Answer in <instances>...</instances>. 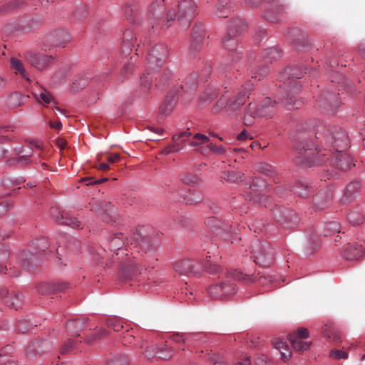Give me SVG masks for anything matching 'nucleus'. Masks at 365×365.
<instances>
[{"instance_id":"1","label":"nucleus","mask_w":365,"mask_h":365,"mask_svg":"<svg viewBox=\"0 0 365 365\" xmlns=\"http://www.w3.org/2000/svg\"><path fill=\"white\" fill-rule=\"evenodd\" d=\"M313 128L312 133L317 138H322L324 143L329 147V151L333 153L346 151L349 146V140L345 130L337 126H332L329 128L326 125L318 123Z\"/></svg>"},{"instance_id":"2","label":"nucleus","mask_w":365,"mask_h":365,"mask_svg":"<svg viewBox=\"0 0 365 365\" xmlns=\"http://www.w3.org/2000/svg\"><path fill=\"white\" fill-rule=\"evenodd\" d=\"M149 23L153 33L168 29L175 19V12L173 9L165 11L164 0L153 1L148 10Z\"/></svg>"},{"instance_id":"3","label":"nucleus","mask_w":365,"mask_h":365,"mask_svg":"<svg viewBox=\"0 0 365 365\" xmlns=\"http://www.w3.org/2000/svg\"><path fill=\"white\" fill-rule=\"evenodd\" d=\"M155 78V86L159 88H164L169 85L173 78V73L167 67L163 66L155 71L146 68L145 73L140 76V87L138 91L139 98L146 99L150 93L152 83Z\"/></svg>"},{"instance_id":"4","label":"nucleus","mask_w":365,"mask_h":365,"mask_svg":"<svg viewBox=\"0 0 365 365\" xmlns=\"http://www.w3.org/2000/svg\"><path fill=\"white\" fill-rule=\"evenodd\" d=\"M305 73L299 67H293L287 68L280 73V81H284V89L289 90V93L284 101V106L287 109H298L303 104L302 101L296 100L293 94L297 93L299 90L297 80L300 79Z\"/></svg>"},{"instance_id":"5","label":"nucleus","mask_w":365,"mask_h":365,"mask_svg":"<svg viewBox=\"0 0 365 365\" xmlns=\"http://www.w3.org/2000/svg\"><path fill=\"white\" fill-rule=\"evenodd\" d=\"M245 24L240 19H236L231 21L228 31L222 39V47L232 52L230 61L232 64L242 58V53L238 48V34L242 31Z\"/></svg>"},{"instance_id":"6","label":"nucleus","mask_w":365,"mask_h":365,"mask_svg":"<svg viewBox=\"0 0 365 365\" xmlns=\"http://www.w3.org/2000/svg\"><path fill=\"white\" fill-rule=\"evenodd\" d=\"M250 80L246 82L242 86L241 91L237 95L233 96L229 101L225 96L221 97L212 108L213 113H218L222 109L225 108L227 111L235 112L239 110L243 106L247 98L251 95L252 87L255 83H250Z\"/></svg>"},{"instance_id":"7","label":"nucleus","mask_w":365,"mask_h":365,"mask_svg":"<svg viewBox=\"0 0 365 365\" xmlns=\"http://www.w3.org/2000/svg\"><path fill=\"white\" fill-rule=\"evenodd\" d=\"M329 153L317 151L313 144L306 143L297 148L295 152V162L297 165L310 167L312 165H321L325 162Z\"/></svg>"},{"instance_id":"8","label":"nucleus","mask_w":365,"mask_h":365,"mask_svg":"<svg viewBox=\"0 0 365 365\" xmlns=\"http://www.w3.org/2000/svg\"><path fill=\"white\" fill-rule=\"evenodd\" d=\"M276 103L275 101H273L268 97L263 99L257 106L250 103L244 115L245 124L252 125L257 117L272 118L276 112Z\"/></svg>"},{"instance_id":"9","label":"nucleus","mask_w":365,"mask_h":365,"mask_svg":"<svg viewBox=\"0 0 365 365\" xmlns=\"http://www.w3.org/2000/svg\"><path fill=\"white\" fill-rule=\"evenodd\" d=\"M200 267H203L210 273H217L220 267L216 264H212L210 261L205 262L203 264H195L191 259H183L175 262L173 264L174 270L180 274H198L200 272Z\"/></svg>"},{"instance_id":"10","label":"nucleus","mask_w":365,"mask_h":365,"mask_svg":"<svg viewBox=\"0 0 365 365\" xmlns=\"http://www.w3.org/2000/svg\"><path fill=\"white\" fill-rule=\"evenodd\" d=\"M168 47L164 43H158L153 46L150 50L147 56L148 71L160 68L163 66L168 57Z\"/></svg>"},{"instance_id":"11","label":"nucleus","mask_w":365,"mask_h":365,"mask_svg":"<svg viewBox=\"0 0 365 365\" xmlns=\"http://www.w3.org/2000/svg\"><path fill=\"white\" fill-rule=\"evenodd\" d=\"M340 101L338 96L330 92H324L316 100L315 107L322 113L334 114L339 106Z\"/></svg>"},{"instance_id":"12","label":"nucleus","mask_w":365,"mask_h":365,"mask_svg":"<svg viewBox=\"0 0 365 365\" xmlns=\"http://www.w3.org/2000/svg\"><path fill=\"white\" fill-rule=\"evenodd\" d=\"M252 247L255 263L262 267L269 266L272 259L269 244L257 240L252 244Z\"/></svg>"},{"instance_id":"13","label":"nucleus","mask_w":365,"mask_h":365,"mask_svg":"<svg viewBox=\"0 0 365 365\" xmlns=\"http://www.w3.org/2000/svg\"><path fill=\"white\" fill-rule=\"evenodd\" d=\"M206 31L205 26L201 23L195 24L192 29L190 43V55L192 57L200 51L206 38Z\"/></svg>"},{"instance_id":"14","label":"nucleus","mask_w":365,"mask_h":365,"mask_svg":"<svg viewBox=\"0 0 365 365\" xmlns=\"http://www.w3.org/2000/svg\"><path fill=\"white\" fill-rule=\"evenodd\" d=\"M178 21L183 26L189 25L197 14V5L193 0H181L178 4Z\"/></svg>"},{"instance_id":"15","label":"nucleus","mask_w":365,"mask_h":365,"mask_svg":"<svg viewBox=\"0 0 365 365\" xmlns=\"http://www.w3.org/2000/svg\"><path fill=\"white\" fill-rule=\"evenodd\" d=\"M309 333L307 329L301 327L297 331L290 333L288 339L294 350L304 352L309 349L311 342L303 341L302 339L309 337Z\"/></svg>"},{"instance_id":"16","label":"nucleus","mask_w":365,"mask_h":365,"mask_svg":"<svg viewBox=\"0 0 365 365\" xmlns=\"http://www.w3.org/2000/svg\"><path fill=\"white\" fill-rule=\"evenodd\" d=\"M207 292L212 298L223 299L235 293V287L227 280L210 286Z\"/></svg>"},{"instance_id":"17","label":"nucleus","mask_w":365,"mask_h":365,"mask_svg":"<svg viewBox=\"0 0 365 365\" xmlns=\"http://www.w3.org/2000/svg\"><path fill=\"white\" fill-rule=\"evenodd\" d=\"M70 41V36L63 31L59 30L44 36L43 43L45 47H65Z\"/></svg>"},{"instance_id":"18","label":"nucleus","mask_w":365,"mask_h":365,"mask_svg":"<svg viewBox=\"0 0 365 365\" xmlns=\"http://www.w3.org/2000/svg\"><path fill=\"white\" fill-rule=\"evenodd\" d=\"M192 135V133L188 130L182 131L178 134H175L173 137V144L168 146L163 151L164 154H170L171 153L178 152L182 150L185 144L188 143V138Z\"/></svg>"},{"instance_id":"19","label":"nucleus","mask_w":365,"mask_h":365,"mask_svg":"<svg viewBox=\"0 0 365 365\" xmlns=\"http://www.w3.org/2000/svg\"><path fill=\"white\" fill-rule=\"evenodd\" d=\"M333 158L331 159V164L342 171H346L351 168L353 164V160L349 155L346 152L333 153Z\"/></svg>"},{"instance_id":"20","label":"nucleus","mask_w":365,"mask_h":365,"mask_svg":"<svg viewBox=\"0 0 365 365\" xmlns=\"http://www.w3.org/2000/svg\"><path fill=\"white\" fill-rule=\"evenodd\" d=\"M28 60L33 66L42 71L53 63V58L51 55L48 56L44 53H31Z\"/></svg>"},{"instance_id":"21","label":"nucleus","mask_w":365,"mask_h":365,"mask_svg":"<svg viewBox=\"0 0 365 365\" xmlns=\"http://www.w3.org/2000/svg\"><path fill=\"white\" fill-rule=\"evenodd\" d=\"M127 244L130 242V245H134V248L139 247L145 253L151 250L152 245L150 238L146 235L136 232L130 239L126 237Z\"/></svg>"},{"instance_id":"22","label":"nucleus","mask_w":365,"mask_h":365,"mask_svg":"<svg viewBox=\"0 0 365 365\" xmlns=\"http://www.w3.org/2000/svg\"><path fill=\"white\" fill-rule=\"evenodd\" d=\"M0 299L10 309L17 310L21 305V299L15 293L10 294L4 287H0Z\"/></svg>"},{"instance_id":"23","label":"nucleus","mask_w":365,"mask_h":365,"mask_svg":"<svg viewBox=\"0 0 365 365\" xmlns=\"http://www.w3.org/2000/svg\"><path fill=\"white\" fill-rule=\"evenodd\" d=\"M362 189L361 182L359 180H354L350 182L346 187L342 201L345 203L351 202L360 193Z\"/></svg>"},{"instance_id":"24","label":"nucleus","mask_w":365,"mask_h":365,"mask_svg":"<svg viewBox=\"0 0 365 365\" xmlns=\"http://www.w3.org/2000/svg\"><path fill=\"white\" fill-rule=\"evenodd\" d=\"M197 86V74L191 73L187 76L180 83L179 88L181 92L187 96V98L191 97L195 91Z\"/></svg>"},{"instance_id":"25","label":"nucleus","mask_w":365,"mask_h":365,"mask_svg":"<svg viewBox=\"0 0 365 365\" xmlns=\"http://www.w3.org/2000/svg\"><path fill=\"white\" fill-rule=\"evenodd\" d=\"M51 215L55 218L56 222L61 225H68L73 228L81 227V222L76 218L70 217L65 212H60L56 209H53Z\"/></svg>"},{"instance_id":"26","label":"nucleus","mask_w":365,"mask_h":365,"mask_svg":"<svg viewBox=\"0 0 365 365\" xmlns=\"http://www.w3.org/2000/svg\"><path fill=\"white\" fill-rule=\"evenodd\" d=\"M137 39L135 37L134 32L130 29H127L123 35V41L121 45V53L123 56H128L136 44Z\"/></svg>"},{"instance_id":"27","label":"nucleus","mask_w":365,"mask_h":365,"mask_svg":"<svg viewBox=\"0 0 365 365\" xmlns=\"http://www.w3.org/2000/svg\"><path fill=\"white\" fill-rule=\"evenodd\" d=\"M87 327L88 319L83 318L71 320L66 324V329L71 336H80L79 333Z\"/></svg>"},{"instance_id":"28","label":"nucleus","mask_w":365,"mask_h":365,"mask_svg":"<svg viewBox=\"0 0 365 365\" xmlns=\"http://www.w3.org/2000/svg\"><path fill=\"white\" fill-rule=\"evenodd\" d=\"M29 98V96L23 95L16 91L13 92L6 98V106L11 110L16 109L19 107L23 106Z\"/></svg>"},{"instance_id":"29","label":"nucleus","mask_w":365,"mask_h":365,"mask_svg":"<svg viewBox=\"0 0 365 365\" xmlns=\"http://www.w3.org/2000/svg\"><path fill=\"white\" fill-rule=\"evenodd\" d=\"M296 32V38L293 39L292 43L296 50L298 51H307L312 47V44L306 34L302 33L299 31H294Z\"/></svg>"},{"instance_id":"30","label":"nucleus","mask_w":365,"mask_h":365,"mask_svg":"<svg viewBox=\"0 0 365 365\" xmlns=\"http://www.w3.org/2000/svg\"><path fill=\"white\" fill-rule=\"evenodd\" d=\"M125 245V237L123 233H115L109 239V249L111 252L117 250L116 255L120 254V252L123 253V246Z\"/></svg>"},{"instance_id":"31","label":"nucleus","mask_w":365,"mask_h":365,"mask_svg":"<svg viewBox=\"0 0 365 365\" xmlns=\"http://www.w3.org/2000/svg\"><path fill=\"white\" fill-rule=\"evenodd\" d=\"M363 252V247L358 243H349L344 250V257L349 260L358 259Z\"/></svg>"},{"instance_id":"32","label":"nucleus","mask_w":365,"mask_h":365,"mask_svg":"<svg viewBox=\"0 0 365 365\" xmlns=\"http://www.w3.org/2000/svg\"><path fill=\"white\" fill-rule=\"evenodd\" d=\"M177 103L176 96L174 94H169L166 96L163 102L161 103L159 110L161 114L168 115L173 110Z\"/></svg>"},{"instance_id":"33","label":"nucleus","mask_w":365,"mask_h":365,"mask_svg":"<svg viewBox=\"0 0 365 365\" xmlns=\"http://www.w3.org/2000/svg\"><path fill=\"white\" fill-rule=\"evenodd\" d=\"M67 288V284L63 282L52 283L46 285H41L38 290L41 294H55L63 292Z\"/></svg>"},{"instance_id":"34","label":"nucleus","mask_w":365,"mask_h":365,"mask_svg":"<svg viewBox=\"0 0 365 365\" xmlns=\"http://www.w3.org/2000/svg\"><path fill=\"white\" fill-rule=\"evenodd\" d=\"M125 279H133L140 281V277L143 274L142 269L136 262H130L129 267L123 273Z\"/></svg>"},{"instance_id":"35","label":"nucleus","mask_w":365,"mask_h":365,"mask_svg":"<svg viewBox=\"0 0 365 365\" xmlns=\"http://www.w3.org/2000/svg\"><path fill=\"white\" fill-rule=\"evenodd\" d=\"M272 344L274 348L280 352L282 359L284 361H287L291 357L292 352L286 341H283L282 339H274L272 340Z\"/></svg>"},{"instance_id":"36","label":"nucleus","mask_w":365,"mask_h":365,"mask_svg":"<svg viewBox=\"0 0 365 365\" xmlns=\"http://www.w3.org/2000/svg\"><path fill=\"white\" fill-rule=\"evenodd\" d=\"M220 91L219 89L214 87H208L205 89L203 93L200 96V101L202 103L208 104L212 100L217 97Z\"/></svg>"},{"instance_id":"37","label":"nucleus","mask_w":365,"mask_h":365,"mask_svg":"<svg viewBox=\"0 0 365 365\" xmlns=\"http://www.w3.org/2000/svg\"><path fill=\"white\" fill-rule=\"evenodd\" d=\"M260 66H250V72L248 73V76H250L252 79H256L258 78V80H260L261 77L265 76L269 73V68L267 65H262L260 68Z\"/></svg>"},{"instance_id":"38","label":"nucleus","mask_w":365,"mask_h":365,"mask_svg":"<svg viewBox=\"0 0 365 365\" xmlns=\"http://www.w3.org/2000/svg\"><path fill=\"white\" fill-rule=\"evenodd\" d=\"M124 14L129 22L135 23L138 14V6L136 4H127L124 8Z\"/></svg>"},{"instance_id":"39","label":"nucleus","mask_w":365,"mask_h":365,"mask_svg":"<svg viewBox=\"0 0 365 365\" xmlns=\"http://www.w3.org/2000/svg\"><path fill=\"white\" fill-rule=\"evenodd\" d=\"M281 57V51L277 47H272L266 49L263 53L265 63H272Z\"/></svg>"},{"instance_id":"40","label":"nucleus","mask_w":365,"mask_h":365,"mask_svg":"<svg viewBox=\"0 0 365 365\" xmlns=\"http://www.w3.org/2000/svg\"><path fill=\"white\" fill-rule=\"evenodd\" d=\"M228 4L229 0H217L216 5V12L219 17H228L230 12V7Z\"/></svg>"},{"instance_id":"41","label":"nucleus","mask_w":365,"mask_h":365,"mask_svg":"<svg viewBox=\"0 0 365 365\" xmlns=\"http://www.w3.org/2000/svg\"><path fill=\"white\" fill-rule=\"evenodd\" d=\"M209 141V137L201 133H195L192 137L188 138V143L192 147H198L208 143Z\"/></svg>"},{"instance_id":"42","label":"nucleus","mask_w":365,"mask_h":365,"mask_svg":"<svg viewBox=\"0 0 365 365\" xmlns=\"http://www.w3.org/2000/svg\"><path fill=\"white\" fill-rule=\"evenodd\" d=\"M156 356L158 358L167 360L170 359L174 353L173 349H171L168 344H163L158 346V350H156Z\"/></svg>"},{"instance_id":"43","label":"nucleus","mask_w":365,"mask_h":365,"mask_svg":"<svg viewBox=\"0 0 365 365\" xmlns=\"http://www.w3.org/2000/svg\"><path fill=\"white\" fill-rule=\"evenodd\" d=\"M11 68L15 71L16 74H19L22 78L29 81V78L24 68L23 63L17 58H12L11 59Z\"/></svg>"},{"instance_id":"44","label":"nucleus","mask_w":365,"mask_h":365,"mask_svg":"<svg viewBox=\"0 0 365 365\" xmlns=\"http://www.w3.org/2000/svg\"><path fill=\"white\" fill-rule=\"evenodd\" d=\"M203 200V195L201 192L198 190H192L188 193V195L185 197V200L186 204L189 205H195Z\"/></svg>"},{"instance_id":"45","label":"nucleus","mask_w":365,"mask_h":365,"mask_svg":"<svg viewBox=\"0 0 365 365\" xmlns=\"http://www.w3.org/2000/svg\"><path fill=\"white\" fill-rule=\"evenodd\" d=\"M347 218L349 222L354 225L362 224L364 220V215L358 210H354L349 212Z\"/></svg>"},{"instance_id":"46","label":"nucleus","mask_w":365,"mask_h":365,"mask_svg":"<svg viewBox=\"0 0 365 365\" xmlns=\"http://www.w3.org/2000/svg\"><path fill=\"white\" fill-rule=\"evenodd\" d=\"M284 220L278 219L279 221H282V223L287 224L288 228H291L296 225L298 222V217L293 211L287 212L284 215Z\"/></svg>"},{"instance_id":"47","label":"nucleus","mask_w":365,"mask_h":365,"mask_svg":"<svg viewBox=\"0 0 365 365\" xmlns=\"http://www.w3.org/2000/svg\"><path fill=\"white\" fill-rule=\"evenodd\" d=\"M106 325L108 328L113 329L115 331H120L123 329V322L117 317H109L106 320Z\"/></svg>"},{"instance_id":"48","label":"nucleus","mask_w":365,"mask_h":365,"mask_svg":"<svg viewBox=\"0 0 365 365\" xmlns=\"http://www.w3.org/2000/svg\"><path fill=\"white\" fill-rule=\"evenodd\" d=\"M34 95L35 96L36 98L40 102V103H54V100L51 94L46 91L43 90L40 91L39 93H34Z\"/></svg>"},{"instance_id":"49","label":"nucleus","mask_w":365,"mask_h":365,"mask_svg":"<svg viewBox=\"0 0 365 365\" xmlns=\"http://www.w3.org/2000/svg\"><path fill=\"white\" fill-rule=\"evenodd\" d=\"M207 360L211 361L213 365H228L225 361L224 356L217 353H209L207 355Z\"/></svg>"},{"instance_id":"50","label":"nucleus","mask_w":365,"mask_h":365,"mask_svg":"<svg viewBox=\"0 0 365 365\" xmlns=\"http://www.w3.org/2000/svg\"><path fill=\"white\" fill-rule=\"evenodd\" d=\"M257 171L269 177H274L276 172L274 168L269 164L260 163L257 165Z\"/></svg>"},{"instance_id":"51","label":"nucleus","mask_w":365,"mask_h":365,"mask_svg":"<svg viewBox=\"0 0 365 365\" xmlns=\"http://www.w3.org/2000/svg\"><path fill=\"white\" fill-rule=\"evenodd\" d=\"M339 232V225L338 223L335 222H331L326 225L323 235L324 237H328Z\"/></svg>"},{"instance_id":"52","label":"nucleus","mask_w":365,"mask_h":365,"mask_svg":"<svg viewBox=\"0 0 365 365\" xmlns=\"http://www.w3.org/2000/svg\"><path fill=\"white\" fill-rule=\"evenodd\" d=\"M88 83V78L83 76H79L76 79L72 84V89L73 91H78L79 89L84 88Z\"/></svg>"},{"instance_id":"53","label":"nucleus","mask_w":365,"mask_h":365,"mask_svg":"<svg viewBox=\"0 0 365 365\" xmlns=\"http://www.w3.org/2000/svg\"><path fill=\"white\" fill-rule=\"evenodd\" d=\"M77 344L76 340L68 339L63 345L61 352V354H68L73 352L77 349Z\"/></svg>"},{"instance_id":"54","label":"nucleus","mask_w":365,"mask_h":365,"mask_svg":"<svg viewBox=\"0 0 365 365\" xmlns=\"http://www.w3.org/2000/svg\"><path fill=\"white\" fill-rule=\"evenodd\" d=\"M108 334V331L105 329H100L95 334L93 335L86 337V343H92L96 340H99L102 339L103 337L106 336Z\"/></svg>"},{"instance_id":"55","label":"nucleus","mask_w":365,"mask_h":365,"mask_svg":"<svg viewBox=\"0 0 365 365\" xmlns=\"http://www.w3.org/2000/svg\"><path fill=\"white\" fill-rule=\"evenodd\" d=\"M128 363L129 359L128 356L125 354H120L108 361V365H128Z\"/></svg>"},{"instance_id":"56","label":"nucleus","mask_w":365,"mask_h":365,"mask_svg":"<svg viewBox=\"0 0 365 365\" xmlns=\"http://www.w3.org/2000/svg\"><path fill=\"white\" fill-rule=\"evenodd\" d=\"M230 275L234 279H238L240 281H244L246 283H250V282H253L252 278L250 276H247L237 270L232 271V272L230 273Z\"/></svg>"},{"instance_id":"57","label":"nucleus","mask_w":365,"mask_h":365,"mask_svg":"<svg viewBox=\"0 0 365 365\" xmlns=\"http://www.w3.org/2000/svg\"><path fill=\"white\" fill-rule=\"evenodd\" d=\"M225 178L229 182H237L239 181H241L242 175L239 172L229 171L227 173L226 177Z\"/></svg>"},{"instance_id":"58","label":"nucleus","mask_w":365,"mask_h":365,"mask_svg":"<svg viewBox=\"0 0 365 365\" xmlns=\"http://www.w3.org/2000/svg\"><path fill=\"white\" fill-rule=\"evenodd\" d=\"M34 245L41 251L44 252L49 247V242L46 238L42 237L36 240L34 242Z\"/></svg>"},{"instance_id":"59","label":"nucleus","mask_w":365,"mask_h":365,"mask_svg":"<svg viewBox=\"0 0 365 365\" xmlns=\"http://www.w3.org/2000/svg\"><path fill=\"white\" fill-rule=\"evenodd\" d=\"M23 155L17 158V162L21 164H27L30 161V156L32 155V152L27 151L25 149H23L21 151Z\"/></svg>"},{"instance_id":"60","label":"nucleus","mask_w":365,"mask_h":365,"mask_svg":"<svg viewBox=\"0 0 365 365\" xmlns=\"http://www.w3.org/2000/svg\"><path fill=\"white\" fill-rule=\"evenodd\" d=\"M330 356L335 359H346L348 357V354L341 350H332L330 352Z\"/></svg>"},{"instance_id":"61","label":"nucleus","mask_w":365,"mask_h":365,"mask_svg":"<svg viewBox=\"0 0 365 365\" xmlns=\"http://www.w3.org/2000/svg\"><path fill=\"white\" fill-rule=\"evenodd\" d=\"M156 350H158V346L154 347L151 346H148L146 347L145 351V356L148 359H150L156 356Z\"/></svg>"},{"instance_id":"62","label":"nucleus","mask_w":365,"mask_h":365,"mask_svg":"<svg viewBox=\"0 0 365 365\" xmlns=\"http://www.w3.org/2000/svg\"><path fill=\"white\" fill-rule=\"evenodd\" d=\"M183 181L185 183L191 185V184H196L199 181V178L196 175H187L184 177Z\"/></svg>"},{"instance_id":"63","label":"nucleus","mask_w":365,"mask_h":365,"mask_svg":"<svg viewBox=\"0 0 365 365\" xmlns=\"http://www.w3.org/2000/svg\"><path fill=\"white\" fill-rule=\"evenodd\" d=\"M208 147L210 150L215 154H223L225 152V149L223 146H217L213 143H210Z\"/></svg>"},{"instance_id":"64","label":"nucleus","mask_w":365,"mask_h":365,"mask_svg":"<svg viewBox=\"0 0 365 365\" xmlns=\"http://www.w3.org/2000/svg\"><path fill=\"white\" fill-rule=\"evenodd\" d=\"M0 365H16L9 363V357L4 352L0 353Z\"/></svg>"}]
</instances>
